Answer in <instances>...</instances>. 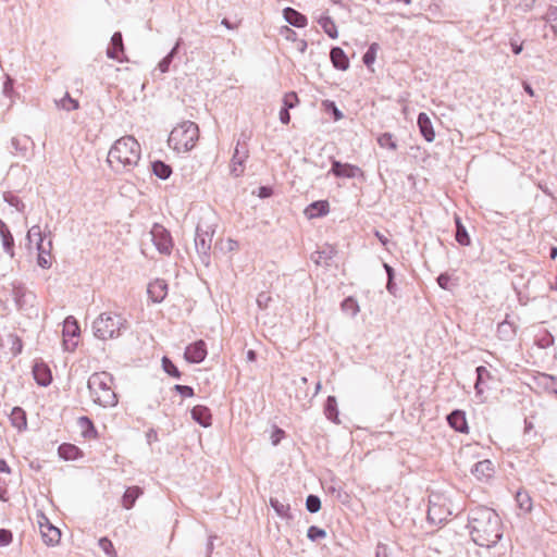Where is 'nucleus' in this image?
I'll return each mask as SVG.
<instances>
[{
  "instance_id": "obj_1",
  "label": "nucleus",
  "mask_w": 557,
  "mask_h": 557,
  "mask_svg": "<svg viewBox=\"0 0 557 557\" xmlns=\"http://www.w3.org/2000/svg\"><path fill=\"white\" fill-rule=\"evenodd\" d=\"M471 540L481 547H493L503 537V523L497 512L485 506L471 508L468 524Z\"/></svg>"
},
{
  "instance_id": "obj_2",
  "label": "nucleus",
  "mask_w": 557,
  "mask_h": 557,
  "mask_svg": "<svg viewBox=\"0 0 557 557\" xmlns=\"http://www.w3.org/2000/svg\"><path fill=\"white\" fill-rule=\"evenodd\" d=\"M141 148L133 136L119 138L108 153V162L114 171H123L135 166L140 160Z\"/></svg>"
},
{
  "instance_id": "obj_3",
  "label": "nucleus",
  "mask_w": 557,
  "mask_h": 557,
  "mask_svg": "<svg viewBox=\"0 0 557 557\" xmlns=\"http://www.w3.org/2000/svg\"><path fill=\"white\" fill-rule=\"evenodd\" d=\"M88 389L92 401L101 407H113L117 404L113 377L108 372L94 373L88 380Z\"/></svg>"
},
{
  "instance_id": "obj_4",
  "label": "nucleus",
  "mask_w": 557,
  "mask_h": 557,
  "mask_svg": "<svg viewBox=\"0 0 557 557\" xmlns=\"http://www.w3.org/2000/svg\"><path fill=\"white\" fill-rule=\"evenodd\" d=\"M199 139V127L190 121L182 122L176 125L168 138L169 147L177 153L190 151Z\"/></svg>"
},
{
  "instance_id": "obj_5",
  "label": "nucleus",
  "mask_w": 557,
  "mask_h": 557,
  "mask_svg": "<svg viewBox=\"0 0 557 557\" xmlns=\"http://www.w3.org/2000/svg\"><path fill=\"white\" fill-rule=\"evenodd\" d=\"M126 319L121 313L103 312L92 323L94 335L102 341L119 337L126 329Z\"/></svg>"
},
{
  "instance_id": "obj_6",
  "label": "nucleus",
  "mask_w": 557,
  "mask_h": 557,
  "mask_svg": "<svg viewBox=\"0 0 557 557\" xmlns=\"http://www.w3.org/2000/svg\"><path fill=\"white\" fill-rule=\"evenodd\" d=\"M442 497L440 495H433L429 499V508H428V521L432 524H441L447 520L450 516L449 508L442 503Z\"/></svg>"
},
{
  "instance_id": "obj_7",
  "label": "nucleus",
  "mask_w": 557,
  "mask_h": 557,
  "mask_svg": "<svg viewBox=\"0 0 557 557\" xmlns=\"http://www.w3.org/2000/svg\"><path fill=\"white\" fill-rule=\"evenodd\" d=\"M37 524L44 542L47 545H57L61 539L60 530L52 525L44 513L37 515Z\"/></svg>"
},
{
  "instance_id": "obj_8",
  "label": "nucleus",
  "mask_w": 557,
  "mask_h": 557,
  "mask_svg": "<svg viewBox=\"0 0 557 557\" xmlns=\"http://www.w3.org/2000/svg\"><path fill=\"white\" fill-rule=\"evenodd\" d=\"M81 329L73 317H67L63 323V344L66 350H74L78 344Z\"/></svg>"
},
{
  "instance_id": "obj_9",
  "label": "nucleus",
  "mask_w": 557,
  "mask_h": 557,
  "mask_svg": "<svg viewBox=\"0 0 557 557\" xmlns=\"http://www.w3.org/2000/svg\"><path fill=\"white\" fill-rule=\"evenodd\" d=\"M185 359L193 363L201 362L207 356V346L203 341H197L185 349Z\"/></svg>"
},
{
  "instance_id": "obj_10",
  "label": "nucleus",
  "mask_w": 557,
  "mask_h": 557,
  "mask_svg": "<svg viewBox=\"0 0 557 557\" xmlns=\"http://www.w3.org/2000/svg\"><path fill=\"white\" fill-rule=\"evenodd\" d=\"M471 473L482 482L488 481L495 473L494 465L490 459L478 461L471 469Z\"/></svg>"
},
{
  "instance_id": "obj_11",
  "label": "nucleus",
  "mask_w": 557,
  "mask_h": 557,
  "mask_svg": "<svg viewBox=\"0 0 557 557\" xmlns=\"http://www.w3.org/2000/svg\"><path fill=\"white\" fill-rule=\"evenodd\" d=\"M107 55L110 59L116 60L117 62H123L126 60L121 33L113 34L111 44L107 50Z\"/></svg>"
},
{
  "instance_id": "obj_12",
  "label": "nucleus",
  "mask_w": 557,
  "mask_h": 557,
  "mask_svg": "<svg viewBox=\"0 0 557 557\" xmlns=\"http://www.w3.org/2000/svg\"><path fill=\"white\" fill-rule=\"evenodd\" d=\"M330 212V203L326 200H319L305 208L304 214L308 220L325 216Z\"/></svg>"
},
{
  "instance_id": "obj_13",
  "label": "nucleus",
  "mask_w": 557,
  "mask_h": 557,
  "mask_svg": "<svg viewBox=\"0 0 557 557\" xmlns=\"http://www.w3.org/2000/svg\"><path fill=\"white\" fill-rule=\"evenodd\" d=\"M147 292L153 302H161L168 295V284L157 278L149 283Z\"/></svg>"
},
{
  "instance_id": "obj_14",
  "label": "nucleus",
  "mask_w": 557,
  "mask_h": 557,
  "mask_svg": "<svg viewBox=\"0 0 557 557\" xmlns=\"http://www.w3.org/2000/svg\"><path fill=\"white\" fill-rule=\"evenodd\" d=\"M447 422L449 426L455 431L459 433H468L469 428L466 419V413L462 410H453L447 416Z\"/></svg>"
},
{
  "instance_id": "obj_15",
  "label": "nucleus",
  "mask_w": 557,
  "mask_h": 557,
  "mask_svg": "<svg viewBox=\"0 0 557 557\" xmlns=\"http://www.w3.org/2000/svg\"><path fill=\"white\" fill-rule=\"evenodd\" d=\"M417 124L422 137L428 143H432L435 138V132L429 115L424 112H420L417 119Z\"/></svg>"
},
{
  "instance_id": "obj_16",
  "label": "nucleus",
  "mask_w": 557,
  "mask_h": 557,
  "mask_svg": "<svg viewBox=\"0 0 557 557\" xmlns=\"http://www.w3.org/2000/svg\"><path fill=\"white\" fill-rule=\"evenodd\" d=\"M33 374L36 382L41 386H47L52 381V374L49 367L44 362H36L33 367Z\"/></svg>"
},
{
  "instance_id": "obj_17",
  "label": "nucleus",
  "mask_w": 557,
  "mask_h": 557,
  "mask_svg": "<svg viewBox=\"0 0 557 557\" xmlns=\"http://www.w3.org/2000/svg\"><path fill=\"white\" fill-rule=\"evenodd\" d=\"M77 428L79 430L81 435L86 441H92L98 437V432L92 423V421L87 417H79L77 419Z\"/></svg>"
},
{
  "instance_id": "obj_18",
  "label": "nucleus",
  "mask_w": 557,
  "mask_h": 557,
  "mask_svg": "<svg viewBox=\"0 0 557 557\" xmlns=\"http://www.w3.org/2000/svg\"><path fill=\"white\" fill-rule=\"evenodd\" d=\"M191 417L200 425L208 428L211 425L212 416L209 408L197 405L191 409Z\"/></svg>"
},
{
  "instance_id": "obj_19",
  "label": "nucleus",
  "mask_w": 557,
  "mask_h": 557,
  "mask_svg": "<svg viewBox=\"0 0 557 557\" xmlns=\"http://www.w3.org/2000/svg\"><path fill=\"white\" fill-rule=\"evenodd\" d=\"M11 424L22 432L27 428L26 412L21 407H14L10 414Z\"/></svg>"
},
{
  "instance_id": "obj_20",
  "label": "nucleus",
  "mask_w": 557,
  "mask_h": 557,
  "mask_svg": "<svg viewBox=\"0 0 557 557\" xmlns=\"http://www.w3.org/2000/svg\"><path fill=\"white\" fill-rule=\"evenodd\" d=\"M156 246L161 253L169 255L172 250L173 244L170 235L164 231L153 233Z\"/></svg>"
},
{
  "instance_id": "obj_21",
  "label": "nucleus",
  "mask_w": 557,
  "mask_h": 557,
  "mask_svg": "<svg viewBox=\"0 0 557 557\" xmlns=\"http://www.w3.org/2000/svg\"><path fill=\"white\" fill-rule=\"evenodd\" d=\"M283 14L284 18L295 27L302 28L307 25V17L292 8L284 9Z\"/></svg>"
},
{
  "instance_id": "obj_22",
  "label": "nucleus",
  "mask_w": 557,
  "mask_h": 557,
  "mask_svg": "<svg viewBox=\"0 0 557 557\" xmlns=\"http://www.w3.org/2000/svg\"><path fill=\"white\" fill-rule=\"evenodd\" d=\"M59 455L64 460H76L83 456V453L77 446L64 443L59 447Z\"/></svg>"
},
{
  "instance_id": "obj_23",
  "label": "nucleus",
  "mask_w": 557,
  "mask_h": 557,
  "mask_svg": "<svg viewBox=\"0 0 557 557\" xmlns=\"http://www.w3.org/2000/svg\"><path fill=\"white\" fill-rule=\"evenodd\" d=\"M537 385L544 388L546 392L554 395L557 394V377L542 373L536 377Z\"/></svg>"
},
{
  "instance_id": "obj_24",
  "label": "nucleus",
  "mask_w": 557,
  "mask_h": 557,
  "mask_svg": "<svg viewBox=\"0 0 557 557\" xmlns=\"http://www.w3.org/2000/svg\"><path fill=\"white\" fill-rule=\"evenodd\" d=\"M475 373H476V380H475L474 388H475L476 394L481 395L484 392L485 382L488 379H491V372L484 366H479L475 369Z\"/></svg>"
},
{
  "instance_id": "obj_25",
  "label": "nucleus",
  "mask_w": 557,
  "mask_h": 557,
  "mask_svg": "<svg viewBox=\"0 0 557 557\" xmlns=\"http://www.w3.org/2000/svg\"><path fill=\"white\" fill-rule=\"evenodd\" d=\"M143 494L138 486L128 487L122 498V505L125 509H129L135 504L136 499Z\"/></svg>"
},
{
  "instance_id": "obj_26",
  "label": "nucleus",
  "mask_w": 557,
  "mask_h": 557,
  "mask_svg": "<svg viewBox=\"0 0 557 557\" xmlns=\"http://www.w3.org/2000/svg\"><path fill=\"white\" fill-rule=\"evenodd\" d=\"M455 224H456L455 238H456L457 243L461 246H469L471 243L470 236L467 232V228L461 223V220L459 216L455 218Z\"/></svg>"
},
{
  "instance_id": "obj_27",
  "label": "nucleus",
  "mask_w": 557,
  "mask_h": 557,
  "mask_svg": "<svg viewBox=\"0 0 557 557\" xmlns=\"http://www.w3.org/2000/svg\"><path fill=\"white\" fill-rule=\"evenodd\" d=\"M331 61L338 70H346L348 66V59L346 53L341 48H333L331 51Z\"/></svg>"
},
{
  "instance_id": "obj_28",
  "label": "nucleus",
  "mask_w": 557,
  "mask_h": 557,
  "mask_svg": "<svg viewBox=\"0 0 557 557\" xmlns=\"http://www.w3.org/2000/svg\"><path fill=\"white\" fill-rule=\"evenodd\" d=\"M516 502L518 507L524 511L530 512L532 510V499L528 492L518 491L516 494Z\"/></svg>"
},
{
  "instance_id": "obj_29",
  "label": "nucleus",
  "mask_w": 557,
  "mask_h": 557,
  "mask_svg": "<svg viewBox=\"0 0 557 557\" xmlns=\"http://www.w3.org/2000/svg\"><path fill=\"white\" fill-rule=\"evenodd\" d=\"M380 147L395 151L397 149V141L393 134L383 133L377 137Z\"/></svg>"
},
{
  "instance_id": "obj_30",
  "label": "nucleus",
  "mask_w": 557,
  "mask_h": 557,
  "mask_svg": "<svg viewBox=\"0 0 557 557\" xmlns=\"http://www.w3.org/2000/svg\"><path fill=\"white\" fill-rule=\"evenodd\" d=\"M380 49V46L379 44L376 42H373L369 46L368 50L366 51V53L363 54L362 57V62L363 64L370 69L373 63L375 62V59H376V54H377V51Z\"/></svg>"
},
{
  "instance_id": "obj_31",
  "label": "nucleus",
  "mask_w": 557,
  "mask_h": 557,
  "mask_svg": "<svg viewBox=\"0 0 557 557\" xmlns=\"http://www.w3.org/2000/svg\"><path fill=\"white\" fill-rule=\"evenodd\" d=\"M151 166L153 173L162 180H166L172 173L171 166L162 161H154Z\"/></svg>"
},
{
  "instance_id": "obj_32",
  "label": "nucleus",
  "mask_w": 557,
  "mask_h": 557,
  "mask_svg": "<svg viewBox=\"0 0 557 557\" xmlns=\"http://www.w3.org/2000/svg\"><path fill=\"white\" fill-rule=\"evenodd\" d=\"M319 25L324 29V32L332 38L337 37V29L334 22L327 17L322 16L319 18Z\"/></svg>"
},
{
  "instance_id": "obj_33",
  "label": "nucleus",
  "mask_w": 557,
  "mask_h": 557,
  "mask_svg": "<svg viewBox=\"0 0 557 557\" xmlns=\"http://www.w3.org/2000/svg\"><path fill=\"white\" fill-rule=\"evenodd\" d=\"M11 473V469L8 466V463L0 459V474H5L7 476ZM7 482H3V484H0V499L5 500L7 499Z\"/></svg>"
},
{
  "instance_id": "obj_34",
  "label": "nucleus",
  "mask_w": 557,
  "mask_h": 557,
  "mask_svg": "<svg viewBox=\"0 0 557 557\" xmlns=\"http://www.w3.org/2000/svg\"><path fill=\"white\" fill-rule=\"evenodd\" d=\"M38 250L40 251L38 253V258H37V262L38 264L44 268V269H48L51 267V263H52V257L49 252H45L42 250V246L41 244H38Z\"/></svg>"
},
{
  "instance_id": "obj_35",
  "label": "nucleus",
  "mask_w": 557,
  "mask_h": 557,
  "mask_svg": "<svg viewBox=\"0 0 557 557\" xmlns=\"http://www.w3.org/2000/svg\"><path fill=\"white\" fill-rule=\"evenodd\" d=\"M299 103V98L295 91H289L284 95L283 104L285 109H293Z\"/></svg>"
},
{
  "instance_id": "obj_36",
  "label": "nucleus",
  "mask_w": 557,
  "mask_h": 557,
  "mask_svg": "<svg viewBox=\"0 0 557 557\" xmlns=\"http://www.w3.org/2000/svg\"><path fill=\"white\" fill-rule=\"evenodd\" d=\"M99 546L101 549L110 557H116V552L114 549V546L112 542L107 537H101L99 540Z\"/></svg>"
},
{
  "instance_id": "obj_37",
  "label": "nucleus",
  "mask_w": 557,
  "mask_h": 557,
  "mask_svg": "<svg viewBox=\"0 0 557 557\" xmlns=\"http://www.w3.org/2000/svg\"><path fill=\"white\" fill-rule=\"evenodd\" d=\"M323 109L326 113H330L333 115L334 121H338L343 119V114L338 111V109L335 107L334 102L332 101H324L322 103Z\"/></svg>"
},
{
  "instance_id": "obj_38",
  "label": "nucleus",
  "mask_w": 557,
  "mask_h": 557,
  "mask_svg": "<svg viewBox=\"0 0 557 557\" xmlns=\"http://www.w3.org/2000/svg\"><path fill=\"white\" fill-rule=\"evenodd\" d=\"M162 366H163L164 371L169 375H171L173 377H180V372H178L176 366L169 358L164 357L162 359Z\"/></svg>"
},
{
  "instance_id": "obj_39",
  "label": "nucleus",
  "mask_w": 557,
  "mask_h": 557,
  "mask_svg": "<svg viewBox=\"0 0 557 557\" xmlns=\"http://www.w3.org/2000/svg\"><path fill=\"white\" fill-rule=\"evenodd\" d=\"M236 156H237V151L235 152L232 163H231V173L235 177H238L244 173V163L242 160H237Z\"/></svg>"
},
{
  "instance_id": "obj_40",
  "label": "nucleus",
  "mask_w": 557,
  "mask_h": 557,
  "mask_svg": "<svg viewBox=\"0 0 557 557\" xmlns=\"http://www.w3.org/2000/svg\"><path fill=\"white\" fill-rule=\"evenodd\" d=\"M306 507L310 512H317L321 508V502L318 496L309 495L306 500Z\"/></svg>"
},
{
  "instance_id": "obj_41",
  "label": "nucleus",
  "mask_w": 557,
  "mask_h": 557,
  "mask_svg": "<svg viewBox=\"0 0 557 557\" xmlns=\"http://www.w3.org/2000/svg\"><path fill=\"white\" fill-rule=\"evenodd\" d=\"M61 107L67 111L78 109L79 104L76 99L71 98L69 95L61 99Z\"/></svg>"
},
{
  "instance_id": "obj_42",
  "label": "nucleus",
  "mask_w": 557,
  "mask_h": 557,
  "mask_svg": "<svg viewBox=\"0 0 557 557\" xmlns=\"http://www.w3.org/2000/svg\"><path fill=\"white\" fill-rule=\"evenodd\" d=\"M308 537L312 541H315L318 539H323L325 537L326 533L324 530L315 527V525H312L308 529Z\"/></svg>"
},
{
  "instance_id": "obj_43",
  "label": "nucleus",
  "mask_w": 557,
  "mask_h": 557,
  "mask_svg": "<svg viewBox=\"0 0 557 557\" xmlns=\"http://www.w3.org/2000/svg\"><path fill=\"white\" fill-rule=\"evenodd\" d=\"M497 332H498L499 335H504V336H509V335H513L515 334V331L512 329V324L507 322V321H504V322L498 324Z\"/></svg>"
},
{
  "instance_id": "obj_44",
  "label": "nucleus",
  "mask_w": 557,
  "mask_h": 557,
  "mask_svg": "<svg viewBox=\"0 0 557 557\" xmlns=\"http://www.w3.org/2000/svg\"><path fill=\"white\" fill-rule=\"evenodd\" d=\"M13 540V535L11 531L5 529H0V546L9 545Z\"/></svg>"
},
{
  "instance_id": "obj_45",
  "label": "nucleus",
  "mask_w": 557,
  "mask_h": 557,
  "mask_svg": "<svg viewBox=\"0 0 557 557\" xmlns=\"http://www.w3.org/2000/svg\"><path fill=\"white\" fill-rule=\"evenodd\" d=\"M284 437H285V432L282 429L275 426L271 434L272 444L277 445Z\"/></svg>"
},
{
  "instance_id": "obj_46",
  "label": "nucleus",
  "mask_w": 557,
  "mask_h": 557,
  "mask_svg": "<svg viewBox=\"0 0 557 557\" xmlns=\"http://www.w3.org/2000/svg\"><path fill=\"white\" fill-rule=\"evenodd\" d=\"M239 247V244L237 240L233 238H227L223 244V249L227 252L236 251Z\"/></svg>"
},
{
  "instance_id": "obj_47",
  "label": "nucleus",
  "mask_w": 557,
  "mask_h": 557,
  "mask_svg": "<svg viewBox=\"0 0 557 557\" xmlns=\"http://www.w3.org/2000/svg\"><path fill=\"white\" fill-rule=\"evenodd\" d=\"M436 281L441 288L449 289L450 276L447 273H441Z\"/></svg>"
},
{
  "instance_id": "obj_48",
  "label": "nucleus",
  "mask_w": 557,
  "mask_h": 557,
  "mask_svg": "<svg viewBox=\"0 0 557 557\" xmlns=\"http://www.w3.org/2000/svg\"><path fill=\"white\" fill-rule=\"evenodd\" d=\"M554 344V337L550 333H546L543 337L539 339V346L542 348H547Z\"/></svg>"
},
{
  "instance_id": "obj_49",
  "label": "nucleus",
  "mask_w": 557,
  "mask_h": 557,
  "mask_svg": "<svg viewBox=\"0 0 557 557\" xmlns=\"http://www.w3.org/2000/svg\"><path fill=\"white\" fill-rule=\"evenodd\" d=\"M375 557H391L389 549L385 544H377L375 549Z\"/></svg>"
},
{
  "instance_id": "obj_50",
  "label": "nucleus",
  "mask_w": 557,
  "mask_h": 557,
  "mask_svg": "<svg viewBox=\"0 0 557 557\" xmlns=\"http://www.w3.org/2000/svg\"><path fill=\"white\" fill-rule=\"evenodd\" d=\"M280 33L282 36H284L286 39H294L295 36H296V33L289 28L288 26H283L281 29H280Z\"/></svg>"
},
{
  "instance_id": "obj_51",
  "label": "nucleus",
  "mask_w": 557,
  "mask_h": 557,
  "mask_svg": "<svg viewBox=\"0 0 557 557\" xmlns=\"http://www.w3.org/2000/svg\"><path fill=\"white\" fill-rule=\"evenodd\" d=\"M386 289L391 295H397V285L395 283V278H387Z\"/></svg>"
},
{
  "instance_id": "obj_52",
  "label": "nucleus",
  "mask_w": 557,
  "mask_h": 557,
  "mask_svg": "<svg viewBox=\"0 0 557 557\" xmlns=\"http://www.w3.org/2000/svg\"><path fill=\"white\" fill-rule=\"evenodd\" d=\"M332 172H333L335 175H337V176H339V175H344V174L346 173V165H342V164H339V163L335 162V163L333 164Z\"/></svg>"
},
{
  "instance_id": "obj_53",
  "label": "nucleus",
  "mask_w": 557,
  "mask_h": 557,
  "mask_svg": "<svg viewBox=\"0 0 557 557\" xmlns=\"http://www.w3.org/2000/svg\"><path fill=\"white\" fill-rule=\"evenodd\" d=\"M280 120L284 124H288L290 121L289 109L283 108L280 112Z\"/></svg>"
},
{
  "instance_id": "obj_54",
  "label": "nucleus",
  "mask_w": 557,
  "mask_h": 557,
  "mask_svg": "<svg viewBox=\"0 0 557 557\" xmlns=\"http://www.w3.org/2000/svg\"><path fill=\"white\" fill-rule=\"evenodd\" d=\"M176 388L184 395V396H193L194 395V391L191 387L189 386H185V385H176Z\"/></svg>"
},
{
  "instance_id": "obj_55",
  "label": "nucleus",
  "mask_w": 557,
  "mask_h": 557,
  "mask_svg": "<svg viewBox=\"0 0 557 557\" xmlns=\"http://www.w3.org/2000/svg\"><path fill=\"white\" fill-rule=\"evenodd\" d=\"M383 268L386 272L387 278H395V270L388 263H383Z\"/></svg>"
},
{
  "instance_id": "obj_56",
  "label": "nucleus",
  "mask_w": 557,
  "mask_h": 557,
  "mask_svg": "<svg viewBox=\"0 0 557 557\" xmlns=\"http://www.w3.org/2000/svg\"><path fill=\"white\" fill-rule=\"evenodd\" d=\"M510 46H511L512 52H513L515 54H519V53H521V51L523 50V46H522V44H518V42H516V41H511V42H510Z\"/></svg>"
},
{
  "instance_id": "obj_57",
  "label": "nucleus",
  "mask_w": 557,
  "mask_h": 557,
  "mask_svg": "<svg viewBox=\"0 0 557 557\" xmlns=\"http://www.w3.org/2000/svg\"><path fill=\"white\" fill-rule=\"evenodd\" d=\"M522 87H523V90H524L529 96H531V97H534V96H535V92H534V90H533L532 86H531L528 82L523 81V82H522Z\"/></svg>"
},
{
  "instance_id": "obj_58",
  "label": "nucleus",
  "mask_w": 557,
  "mask_h": 557,
  "mask_svg": "<svg viewBox=\"0 0 557 557\" xmlns=\"http://www.w3.org/2000/svg\"><path fill=\"white\" fill-rule=\"evenodd\" d=\"M358 175H362L361 170L358 166L350 164V178H354Z\"/></svg>"
},
{
  "instance_id": "obj_59",
  "label": "nucleus",
  "mask_w": 557,
  "mask_h": 557,
  "mask_svg": "<svg viewBox=\"0 0 557 557\" xmlns=\"http://www.w3.org/2000/svg\"><path fill=\"white\" fill-rule=\"evenodd\" d=\"M350 311L352 314H357V312H359V306L352 297H350Z\"/></svg>"
},
{
  "instance_id": "obj_60",
  "label": "nucleus",
  "mask_w": 557,
  "mask_h": 557,
  "mask_svg": "<svg viewBox=\"0 0 557 557\" xmlns=\"http://www.w3.org/2000/svg\"><path fill=\"white\" fill-rule=\"evenodd\" d=\"M331 403H332V398H329V400H327V408H326L327 416H329L330 419H333L335 422H337L336 418L333 417L334 410H333V408L331 406Z\"/></svg>"
},
{
  "instance_id": "obj_61",
  "label": "nucleus",
  "mask_w": 557,
  "mask_h": 557,
  "mask_svg": "<svg viewBox=\"0 0 557 557\" xmlns=\"http://www.w3.org/2000/svg\"><path fill=\"white\" fill-rule=\"evenodd\" d=\"M271 506L278 512L281 513V509H280V506H278V500L276 499H271Z\"/></svg>"
},
{
  "instance_id": "obj_62",
  "label": "nucleus",
  "mask_w": 557,
  "mask_h": 557,
  "mask_svg": "<svg viewBox=\"0 0 557 557\" xmlns=\"http://www.w3.org/2000/svg\"><path fill=\"white\" fill-rule=\"evenodd\" d=\"M376 236H377V238L380 239V242H381L384 246H386V244H387V242H388V240H387V238H386L385 236L381 235L379 232H376Z\"/></svg>"
},
{
  "instance_id": "obj_63",
  "label": "nucleus",
  "mask_w": 557,
  "mask_h": 557,
  "mask_svg": "<svg viewBox=\"0 0 557 557\" xmlns=\"http://www.w3.org/2000/svg\"><path fill=\"white\" fill-rule=\"evenodd\" d=\"M549 256L552 259H555L557 257V247L550 248Z\"/></svg>"
},
{
  "instance_id": "obj_64",
  "label": "nucleus",
  "mask_w": 557,
  "mask_h": 557,
  "mask_svg": "<svg viewBox=\"0 0 557 557\" xmlns=\"http://www.w3.org/2000/svg\"><path fill=\"white\" fill-rule=\"evenodd\" d=\"M557 8H550L548 12L549 17L556 18Z\"/></svg>"
}]
</instances>
